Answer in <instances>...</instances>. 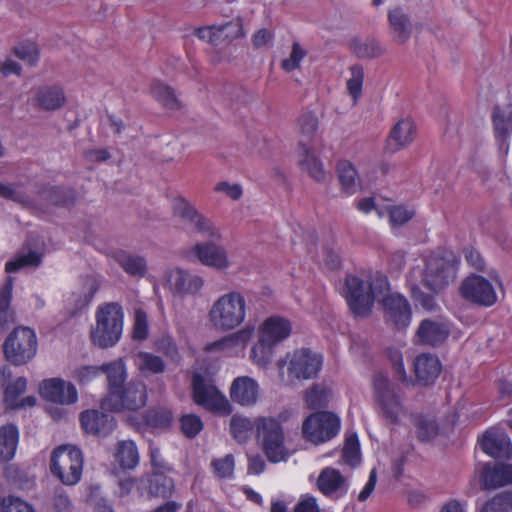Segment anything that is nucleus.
Masks as SVG:
<instances>
[{
	"label": "nucleus",
	"mask_w": 512,
	"mask_h": 512,
	"mask_svg": "<svg viewBox=\"0 0 512 512\" xmlns=\"http://www.w3.org/2000/svg\"><path fill=\"white\" fill-rule=\"evenodd\" d=\"M389 291L388 279L377 273L365 282L357 276H348L345 281V296L351 311L356 316H366L371 312L375 299Z\"/></svg>",
	"instance_id": "f257e3e1"
},
{
	"label": "nucleus",
	"mask_w": 512,
	"mask_h": 512,
	"mask_svg": "<svg viewBox=\"0 0 512 512\" xmlns=\"http://www.w3.org/2000/svg\"><path fill=\"white\" fill-rule=\"evenodd\" d=\"M247 304L239 291L219 296L208 311L210 325L218 331H229L240 326L246 318Z\"/></svg>",
	"instance_id": "f03ea898"
},
{
	"label": "nucleus",
	"mask_w": 512,
	"mask_h": 512,
	"mask_svg": "<svg viewBox=\"0 0 512 512\" xmlns=\"http://www.w3.org/2000/svg\"><path fill=\"white\" fill-rule=\"evenodd\" d=\"M373 386L381 417L389 424H401L409 416L402 390L382 374L375 375Z\"/></svg>",
	"instance_id": "7ed1b4c3"
},
{
	"label": "nucleus",
	"mask_w": 512,
	"mask_h": 512,
	"mask_svg": "<svg viewBox=\"0 0 512 512\" xmlns=\"http://www.w3.org/2000/svg\"><path fill=\"white\" fill-rule=\"evenodd\" d=\"M96 325L91 331L92 342L100 348H108L119 342L124 324V311L117 302L100 305L95 313Z\"/></svg>",
	"instance_id": "20e7f679"
},
{
	"label": "nucleus",
	"mask_w": 512,
	"mask_h": 512,
	"mask_svg": "<svg viewBox=\"0 0 512 512\" xmlns=\"http://www.w3.org/2000/svg\"><path fill=\"white\" fill-rule=\"evenodd\" d=\"M255 430L259 444L272 463L286 461L290 456L286 445L284 428L281 421L272 416H261L255 419Z\"/></svg>",
	"instance_id": "39448f33"
},
{
	"label": "nucleus",
	"mask_w": 512,
	"mask_h": 512,
	"mask_svg": "<svg viewBox=\"0 0 512 512\" xmlns=\"http://www.w3.org/2000/svg\"><path fill=\"white\" fill-rule=\"evenodd\" d=\"M38 342L33 329L25 326L16 327L3 344L5 359L14 366L30 362L37 354Z\"/></svg>",
	"instance_id": "423d86ee"
},
{
	"label": "nucleus",
	"mask_w": 512,
	"mask_h": 512,
	"mask_svg": "<svg viewBox=\"0 0 512 512\" xmlns=\"http://www.w3.org/2000/svg\"><path fill=\"white\" fill-rule=\"evenodd\" d=\"M50 469L63 484L75 485L82 475V452L74 446H59L52 453Z\"/></svg>",
	"instance_id": "0eeeda50"
},
{
	"label": "nucleus",
	"mask_w": 512,
	"mask_h": 512,
	"mask_svg": "<svg viewBox=\"0 0 512 512\" xmlns=\"http://www.w3.org/2000/svg\"><path fill=\"white\" fill-rule=\"evenodd\" d=\"M341 420L330 411H319L310 414L303 421V438L315 445L324 444L335 438L340 432Z\"/></svg>",
	"instance_id": "6e6552de"
},
{
	"label": "nucleus",
	"mask_w": 512,
	"mask_h": 512,
	"mask_svg": "<svg viewBox=\"0 0 512 512\" xmlns=\"http://www.w3.org/2000/svg\"><path fill=\"white\" fill-rule=\"evenodd\" d=\"M322 364L321 355L306 348L287 353L285 358L278 361L280 369L287 366V374L290 380L313 379L320 372Z\"/></svg>",
	"instance_id": "1a4fd4ad"
},
{
	"label": "nucleus",
	"mask_w": 512,
	"mask_h": 512,
	"mask_svg": "<svg viewBox=\"0 0 512 512\" xmlns=\"http://www.w3.org/2000/svg\"><path fill=\"white\" fill-rule=\"evenodd\" d=\"M458 260L452 252L435 255L428 259L423 282L431 291L438 292L454 281Z\"/></svg>",
	"instance_id": "9d476101"
},
{
	"label": "nucleus",
	"mask_w": 512,
	"mask_h": 512,
	"mask_svg": "<svg viewBox=\"0 0 512 512\" xmlns=\"http://www.w3.org/2000/svg\"><path fill=\"white\" fill-rule=\"evenodd\" d=\"M146 402L147 390L145 384L141 381H130L116 392L107 393L101 406L113 412L136 411L144 407Z\"/></svg>",
	"instance_id": "9b49d317"
},
{
	"label": "nucleus",
	"mask_w": 512,
	"mask_h": 512,
	"mask_svg": "<svg viewBox=\"0 0 512 512\" xmlns=\"http://www.w3.org/2000/svg\"><path fill=\"white\" fill-rule=\"evenodd\" d=\"M501 287L502 283L497 275H491V278L487 279L481 275L472 274L464 279L460 292L466 300L483 307H490L497 302V289Z\"/></svg>",
	"instance_id": "f8f14e48"
},
{
	"label": "nucleus",
	"mask_w": 512,
	"mask_h": 512,
	"mask_svg": "<svg viewBox=\"0 0 512 512\" xmlns=\"http://www.w3.org/2000/svg\"><path fill=\"white\" fill-rule=\"evenodd\" d=\"M166 284L174 296L185 298L198 295L205 286V280L197 273L176 267L167 272Z\"/></svg>",
	"instance_id": "ddd939ff"
},
{
	"label": "nucleus",
	"mask_w": 512,
	"mask_h": 512,
	"mask_svg": "<svg viewBox=\"0 0 512 512\" xmlns=\"http://www.w3.org/2000/svg\"><path fill=\"white\" fill-rule=\"evenodd\" d=\"M193 396L198 405L204 408L229 414L231 407L228 399L214 385L209 384L200 374L193 376Z\"/></svg>",
	"instance_id": "4468645a"
},
{
	"label": "nucleus",
	"mask_w": 512,
	"mask_h": 512,
	"mask_svg": "<svg viewBox=\"0 0 512 512\" xmlns=\"http://www.w3.org/2000/svg\"><path fill=\"white\" fill-rule=\"evenodd\" d=\"M215 240L196 243L190 248V255L202 265L224 271L231 266V261L225 247L218 245Z\"/></svg>",
	"instance_id": "2eb2a0df"
},
{
	"label": "nucleus",
	"mask_w": 512,
	"mask_h": 512,
	"mask_svg": "<svg viewBox=\"0 0 512 512\" xmlns=\"http://www.w3.org/2000/svg\"><path fill=\"white\" fill-rule=\"evenodd\" d=\"M381 302L386 320L397 329L407 328L412 319V310L408 300L399 293H384Z\"/></svg>",
	"instance_id": "dca6fc26"
},
{
	"label": "nucleus",
	"mask_w": 512,
	"mask_h": 512,
	"mask_svg": "<svg viewBox=\"0 0 512 512\" xmlns=\"http://www.w3.org/2000/svg\"><path fill=\"white\" fill-rule=\"evenodd\" d=\"M44 399L60 405H72L78 401V391L74 384L62 378L44 380L40 385Z\"/></svg>",
	"instance_id": "f3484780"
},
{
	"label": "nucleus",
	"mask_w": 512,
	"mask_h": 512,
	"mask_svg": "<svg viewBox=\"0 0 512 512\" xmlns=\"http://www.w3.org/2000/svg\"><path fill=\"white\" fill-rule=\"evenodd\" d=\"M198 38L215 46H226L233 40L241 37L242 24L240 20H231L223 25H211L199 28L196 31Z\"/></svg>",
	"instance_id": "a211bd4d"
},
{
	"label": "nucleus",
	"mask_w": 512,
	"mask_h": 512,
	"mask_svg": "<svg viewBox=\"0 0 512 512\" xmlns=\"http://www.w3.org/2000/svg\"><path fill=\"white\" fill-rule=\"evenodd\" d=\"M79 421L86 433L99 437L108 436L116 427L112 415L94 409L81 412Z\"/></svg>",
	"instance_id": "6ab92c4d"
},
{
	"label": "nucleus",
	"mask_w": 512,
	"mask_h": 512,
	"mask_svg": "<svg viewBox=\"0 0 512 512\" xmlns=\"http://www.w3.org/2000/svg\"><path fill=\"white\" fill-rule=\"evenodd\" d=\"M480 446L484 453L494 459L507 460L512 455V444L509 437L496 429L485 432L480 440Z\"/></svg>",
	"instance_id": "aec40b11"
},
{
	"label": "nucleus",
	"mask_w": 512,
	"mask_h": 512,
	"mask_svg": "<svg viewBox=\"0 0 512 512\" xmlns=\"http://www.w3.org/2000/svg\"><path fill=\"white\" fill-rule=\"evenodd\" d=\"M291 332V321L278 315L268 317L259 327V336L276 346L285 341Z\"/></svg>",
	"instance_id": "412c9836"
},
{
	"label": "nucleus",
	"mask_w": 512,
	"mask_h": 512,
	"mask_svg": "<svg viewBox=\"0 0 512 512\" xmlns=\"http://www.w3.org/2000/svg\"><path fill=\"white\" fill-rule=\"evenodd\" d=\"M230 397L233 402L241 406H253L258 401L259 385L251 377H237L231 384Z\"/></svg>",
	"instance_id": "4be33fe9"
},
{
	"label": "nucleus",
	"mask_w": 512,
	"mask_h": 512,
	"mask_svg": "<svg viewBox=\"0 0 512 512\" xmlns=\"http://www.w3.org/2000/svg\"><path fill=\"white\" fill-rule=\"evenodd\" d=\"M253 334L252 328L241 329L219 341L207 346V350H219L227 356H238L244 353V350Z\"/></svg>",
	"instance_id": "5701e85b"
},
{
	"label": "nucleus",
	"mask_w": 512,
	"mask_h": 512,
	"mask_svg": "<svg viewBox=\"0 0 512 512\" xmlns=\"http://www.w3.org/2000/svg\"><path fill=\"white\" fill-rule=\"evenodd\" d=\"M493 125L499 150L507 155L509 144L507 142L512 132V106L496 107L493 112Z\"/></svg>",
	"instance_id": "b1692460"
},
{
	"label": "nucleus",
	"mask_w": 512,
	"mask_h": 512,
	"mask_svg": "<svg viewBox=\"0 0 512 512\" xmlns=\"http://www.w3.org/2000/svg\"><path fill=\"white\" fill-rule=\"evenodd\" d=\"M416 136V126L412 119L403 118L391 129L387 139V149L391 152L399 151L411 144Z\"/></svg>",
	"instance_id": "393cba45"
},
{
	"label": "nucleus",
	"mask_w": 512,
	"mask_h": 512,
	"mask_svg": "<svg viewBox=\"0 0 512 512\" xmlns=\"http://www.w3.org/2000/svg\"><path fill=\"white\" fill-rule=\"evenodd\" d=\"M317 487L328 497L344 495L348 490L347 479L336 469L324 468L317 480Z\"/></svg>",
	"instance_id": "a878e982"
},
{
	"label": "nucleus",
	"mask_w": 512,
	"mask_h": 512,
	"mask_svg": "<svg viewBox=\"0 0 512 512\" xmlns=\"http://www.w3.org/2000/svg\"><path fill=\"white\" fill-rule=\"evenodd\" d=\"M299 165L301 169L318 183H325L330 179V174L323 166L322 161L315 151L306 145H302L299 152Z\"/></svg>",
	"instance_id": "bb28decb"
},
{
	"label": "nucleus",
	"mask_w": 512,
	"mask_h": 512,
	"mask_svg": "<svg viewBox=\"0 0 512 512\" xmlns=\"http://www.w3.org/2000/svg\"><path fill=\"white\" fill-rule=\"evenodd\" d=\"M440 371V361L432 354H421L414 362L415 376L422 385L433 383L438 378Z\"/></svg>",
	"instance_id": "cd10ccee"
},
{
	"label": "nucleus",
	"mask_w": 512,
	"mask_h": 512,
	"mask_svg": "<svg viewBox=\"0 0 512 512\" xmlns=\"http://www.w3.org/2000/svg\"><path fill=\"white\" fill-rule=\"evenodd\" d=\"M482 484L485 489H495L512 484V465H486L482 473Z\"/></svg>",
	"instance_id": "c85d7f7f"
},
{
	"label": "nucleus",
	"mask_w": 512,
	"mask_h": 512,
	"mask_svg": "<svg viewBox=\"0 0 512 512\" xmlns=\"http://www.w3.org/2000/svg\"><path fill=\"white\" fill-rule=\"evenodd\" d=\"M113 258L129 276L143 278L147 273V261L144 256L121 250L114 253Z\"/></svg>",
	"instance_id": "c756f323"
},
{
	"label": "nucleus",
	"mask_w": 512,
	"mask_h": 512,
	"mask_svg": "<svg viewBox=\"0 0 512 512\" xmlns=\"http://www.w3.org/2000/svg\"><path fill=\"white\" fill-rule=\"evenodd\" d=\"M390 35L394 42L404 44L411 36L412 29L408 16L399 8L388 12Z\"/></svg>",
	"instance_id": "7c9ffc66"
},
{
	"label": "nucleus",
	"mask_w": 512,
	"mask_h": 512,
	"mask_svg": "<svg viewBox=\"0 0 512 512\" xmlns=\"http://www.w3.org/2000/svg\"><path fill=\"white\" fill-rule=\"evenodd\" d=\"M337 175L341 189L347 195H353L361 189V179L355 166L348 160L337 164Z\"/></svg>",
	"instance_id": "2f4dec72"
},
{
	"label": "nucleus",
	"mask_w": 512,
	"mask_h": 512,
	"mask_svg": "<svg viewBox=\"0 0 512 512\" xmlns=\"http://www.w3.org/2000/svg\"><path fill=\"white\" fill-rule=\"evenodd\" d=\"M115 462L122 470H133L139 463V452L132 440L118 441L114 453Z\"/></svg>",
	"instance_id": "473e14b6"
},
{
	"label": "nucleus",
	"mask_w": 512,
	"mask_h": 512,
	"mask_svg": "<svg viewBox=\"0 0 512 512\" xmlns=\"http://www.w3.org/2000/svg\"><path fill=\"white\" fill-rule=\"evenodd\" d=\"M37 104L44 110H56L66 101L63 89L59 86L40 87L35 95Z\"/></svg>",
	"instance_id": "72a5a7b5"
},
{
	"label": "nucleus",
	"mask_w": 512,
	"mask_h": 512,
	"mask_svg": "<svg viewBox=\"0 0 512 512\" xmlns=\"http://www.w3.org/2000/svg\"><path fill=\"white\" fill-rule=\"evenodd\" d=\"M417 335L422 343L436 346L447 338L448 329L439 322L424 320L418 328Z\"/></svg>",
	"instance_id": "f704fd0d"
},
{
	"label": "nucleus",
	"mask_w": 512,
	"mask_h": 512,
	"mask_svg": "<svg viewBox=\"0 0 512 512\" xmlns=\"http://www.w3.org/2000/svg\"><path fill=\"white\" fill-rule=\"evenodd\" d=\"M18 439L16 426L8 424L0 427V462L10 461L14 457Z\"/></svg>",
	"instance_id": "c9c22d12"
},
{
	"label": "nucleus",
	"mask_w": 512,
	"mask_h": 512,
	"mask_svg": "<svg viewBox=\"0 0 512 512\" xmlns=\"http://www.w3.org/2000/svg\"><path fill=\"white\" fill-rule=\"evenodd\" d=\"M107 375L108 393L116 392L124 386L127 378L126 367L123 359H118L102 365V374Z\"/></svg>",
	"instance_id": "e433bc0d"
},
{
	"label": "nucleus",
	"mask_w": 512,
	"mask_h": 512,
	"mask_svg": "<svg viewBox=\"0 0 512 512\" xmlns=\"http://www.w3.org/2000/svg\"><path fill=\"white\" fill-rule=\"evenodd\" d=\"M150 93L164 108L169 110H176L180 108L179 99L177 98L174 90L168 85L160 81H154L151 84Z\"/></svg>",
	"instance_id": "4c0bfd02"
},
{
	"label": "nucleus",
	"mask_w": 512,
	"mask_h": 512,
	"mask_svg": "<svg viewBox=\"0 0 512 512\" xmlns=\"http://www.w3.org/2000/svg\"><path fill=\"white\" fill-rule=\"evenodd\" d=\"M13 278L7 277L0 289V326L5 327L14 322V313L10 310L12 298Z\"/></svg>",
	"instance_id": "58836bf2"
},
{
	"label": "nucleus",
	"mask_w": 512,
	"mask_h": 512,
	"mask_svg": "<svg viewBox=\"0 0 512 512\" xmlns=\"http://www.w3.org/2000/svg\"><path fill=\"white\" fill-rule=\"evenodd\" d=\"M134 363L142 373L159 374L165 370L162 358L149 352L137 353Z\"/></svg>",
	"instance_id": "ea45409f"
},
{
	"label": "nucleus",
	"mask_w": 512,
	"mask_h": 512,
	"mask_svg": "<svg viewBox=\"0 0 512 512\" xmlns=\"http://www.w3.org/2000/svg\"><path fill=\"white\" fill-rule=\"evenodd\" d=\"M173 214L183 225L191 227L200 212L187 199L177 198L173 204Z\"/></svg>",
	"instance_id": "a19ab883"
},
{
	"label": "nucleus",
	"mask_w": 512,
	"mask_h": 512,
	"mask_svg": "<svg viewBox=\"0 0 512 512\" xmlns=\"http://www.w3.org/2000/svg\"><path fill=\"white\" fill-rule=\"evenodd\" d=\"M41 261L42 255L36 251L20 252L13 260L5 264V271L13 273L25 267H37Z\"/></svg>",
	"instance_id": "79ce46f5"
},
{
	"label": "nucleus",
	"mask_w": 512,
	"mask_h": 512,
	"mask_svg": "<svg viewBox=\"0 0 512 512\" xmlns=\"http://www.w3.org/2000/svg\"><path fill=\"white\" fill-rule=\"evenodd\" d=\"M275 347L276 345L265 341L264 338L259 336L258 341L251 350V358L253 362L260 367H266L273 358Z\"/></svg>",
	"instance_id": "37998d69"
},
{
	"label": "nucleus",
	"mask_w": 512,
	"mask_h": 512,
	"mask_svg": "<svg viewBox=\"0 0 512 512\" xmlns=\"http://www.w3.org/2000/svg\"><path fill=\"white\" fill-rule=\"evenodd\" d=\"M253 428H255V421L252 422L247 417L234 415L230 420L231 433L239 443H244L249 439Z\"/></svg>",
	"instance_id": "c03bdc74"
},
{
	"label": "nucleus",
	"mask_w": 512,
	"mask_h": 512,
	"mask_svg": "<svg viewBox=\"0 0 512 512\" xmlns=\"http://www.w3.org/2000/svg\"><path fill=\"white\" fill-rule=\"evenodd\" d=\"M27 389V379L25 377H18L14 381L6 385L4 390L3 401L8 409H15L17 407V401L20 400V396Z\"/></svg>",
	"instance_id": "a18cd8bd"
},
{
	"label": "nucleus",
	"mask_w": 512,
	"mask_h": 512,
	"mask_svg": "<svg viewBox=\"0 0 512 512\" xmlns=\"http://www.w3.org/2000/svg\"><path fill=\"white\" fill-rule=\"evenodd\" d=\"M330 390L322 385L315 384L305 394V402L310 409L325 407L329 402Z\"/></svg>",
	"instance_id": "49530a36"
},
{
	"label": "nucleus",
	"mask_w": 512,
	"mask_h": 512,
	"mask_svg": "<svg viewBox=\"0 0 512 512\" xmlns=\"http://www.w3.org/2000/svg\"><path fill=\"white\" fill-rule=\"evenodd\" d=\"M102 375V365H81L75 367L70 374L79 385H87Z\"/></svg>",
	"instance_id": "de8ad7c7"
},
{
	"label": "nucleus",
	"mask_w": 512,
	"mask_h": 512,
	"mask_svg": "<svg viewBox=\"0 0 512 512\" xmlns=\"http://www.w3.org/2000/svg\"><path fill=\"white\" fill-rule=\"evenodd\" d=\"M353 50L360 58H373L384 53L380 42L373 38H368L363 41H355L353 43Z\"/></svg>",
	"instance_id": "09e8293b"
},
{
	"label": "nucleus",
	"mask_w": 512,
	"mask_h": 512,
	"mask_svg": "<svg viewBox=\"0 0 512 512\" xmlns=\"http://www.w3.org/2000/svg\"><path fill=\"white\" fill-rule=\"evenodd\" d=\"M191 228L194 231L201 234L203 237L208 238L210 240H220L221 232L219 228H217L214 223L204 216L201 212L194 220Z\"/></svg>",
	"instance_id": "8fccbe9b"
},
{
	"label": "nucleus",
	"mask_w": 512,
	"mask_h": 512,
	"mask_svg": "<svg viewBox=\"0 0 512 512\" xmlns=\"http://www.w3.org/2000/svg\"><path fill=\"white\" fill-rule=\"evenodd\" d=\"M350 78L347 80V90L349 95L353 98V103L356 104L362 94V86L364 80V72L361 66L355 65L350 69Z\"/></svg>",
	"instance_id": "3c124183"
},
{
	"label": "nucleus",
	"mask_w": 512,
	"mask_h": 512,
	"mask_svg": "<svg viewBox=\"0 0 512 512\" xmlns=\"http://www.w3.org/2000/svg\"><path fill=\"white\" fill-rule=\"evenodd\" d=\"M298 127L303 141H309L315 135L318 128V118L312 112L303 113L298 119Z\"/></svg>",
	"instance_id": "603ef678"
},
{
	"label": "nucleus",
	"mask_w": 512,
	"mask_h": 512,
	"mask_svg": "<svg viewBox=\"0 0 512 512\" xmlns=\"http://www.w3.org/2000/svg\"><path fill=\"white\" fill-rule=\"evenodd\" d=\"M149 335V323L146 312L142 309H136L134 313V323L132 337L134 340L143 341Z\"/></svg>",
	"instance_id": "864d4df0"
},
{
	"label": "nucleus",
	"mask_w": 512,
	"mask_h": 512,
	"mask_svg": "<svg viewBox=\"0 0 512 512\" xmlns=\"http://www.w3.org/2000/svg\"><path fill=\"white\" fill-rule=\"evenodd\" d=\"M211 466L213 468V472L219 478H230L234 473V456L232 454H227L222 458L214 459L211 462Z\"/></svg>",
	"instance_id": "5fc2aeb1"
},
{
	"label": "nucleus",
	"mask_w": 512,
	"mask_h": 512,
	"mask_svg": "<svg viewBox=\"0 0 512 512\" xmlns=\"http://www.w3.org/2000/svg\"><path fill=\"white\" fill-rule=\"evenodd\" d=\"M343 460L351 465L355 466L360 461L359 442L357 436L350 435L345 440V445L342 450Z\"/></svg>",
	"instance_id": "6e6d98bb"
},
{
	"label": "nucleus",
	"mask_w": 512,
	"mask_h": 512,
	"mask_svg": "<svg viewBox=\"0 0 512 512\" xmlns=\"http://www.w3.org/2000/svg\"><path fill=\"white\" fill-rule=\"evenodd\" d=\"M203 429V423L199 416L186 414L181 417V430L188 438H194Z\"/></svg>",
	"instance_id": "4d7b16f0"
},
{
	"label": "nucleus",
	"mask_w": 512,
	"mask_h": 512,
	"mask_svg": "<svg viewBox=\"0 0 512 512\" xmlns=\"http://www.w3.org/2000/svg\"><path fill=\"white\" fill-rule=\"evenodd\" d=\"M305 56L306 50L298 42L293 43L289 57L285 58L281 63L282 69L286 72H291L299 68Z\"/></svg>",
	"instance_id": "13d9d810"
},
{
	"label": "nucleus",
	"mask_w": 512,
	"mask_h": 512,
	"mask_svg": "<svg viewBox=\"0 0 512 512\" xmlns=\"http://www.w3.org/2000/svg\"><path fill=\"white\" fill-rule=\"evenodd\" d=\"M416 433L421 441H429L438 433V427L434 420L420 417L416 422Z\"/></svg>",
	"instance_id": "bf43d9fd"
},
{
	"label": "nucleus",
	"mask_w": 512,
	"mask_h": 512,
	"mask_svg": "<svg viewBox=\"0 0 512 512\" xmlns=\"http://www.w3.org/2000/svg\"><path fill=\"white\" fill-rule=\"evenodd\" d=\"M0 197L20 204H29L31 202L28 195L17 189L12 184L0 182Z\"/></svg>",
	"instance_id": "052dcab7"
},
{
	"label": "nucleus",
	"mask_w": 512,
	"mask_h": 512,
	"mask_svg": "<svg viewBox=\"0 0 512 512\" xmlns=\"http://www.w3.org/2000/svg\"><path fill=\"white\" fill-rule=\"evenodd\" d=\"M415 212L413 209H409L402 205L392 206L389 209V219L392 226H402L406 222H408L413 216Z\"/></svg>",
	"instance_id": "680f3d73"
},
{
	"label": "nucleus",
	"mask_w": 512,
	"mask_h": 512,
	"mask_svg": "<svg viewBox=\"0 0 512 512\" xmlns=\"http://www.w3.org/2000/svg\"><path fill=\"white\" fill-rule=\"evenodd\" d=\"M174 489V482L171 478L155 475L152 483L151 490L155 495L168 497L172 494Z\"/></svg>",
	"instance_id": "e2e57ef3"
},
{
	"label": "nucleus",
	"mask_w": 512,
	"mask_h": 512,
	"mask_svg": "<svg viewBox=\"0 0 512 512\" xmlns=\"http://www.w3.org/2000/svg\"><path fill=\"white\" fill-rule=\"evenodd\" d=\"M14 52L19 59L29 65H35L39 59L38 50L34 43L20 44L15 47Z\"/></svg>",
	"instance_id": "0e129e2a"
},
{
	"label": "nucleus",
	"mask_w": 512,
	"mask_h": 512,
	"mask_svg": "<svg viewBox=\"0 0 512 512\" xmlns=\"http://www.w3.org/2000/svg\"><path fill=\"white\" fill-rule=\"evenodd\" d=\"M1 507L2 512H35L30 504L13 496L2 499Z\"/></svg>",
	"instance_id": "69168bd1"
},
{
	"label": "nucleus",
	"mask_w": 512,
	"mask_h": 512,
	"mask_svg": "<svg viewBox=\"0 0 512 512\" xmlns=\"http://www.w3.org/2000/svg\"><path fill=\"white\" fill-rule=\"evenodd\" d=\"M388 357L393 365L395 376L398 380L407 381V374L403 365V356L398 349L390 348L388 350Z\"/></svg>",
	"instance_id": "338daca9"
},
{
	"label": "nucleus",
	"mask_w": 512,
	"mask_h": 512,
	"mask_svg": "<svg viewBox=\"0 0 512 512\" xmlns=\"http://www.w3.org/2000/svg\"><path fill=\"white\" fill-rule=\"evenodd\" d=\"M293 512H320L317 499L309 494L301 495Z\"/></svg>",
	"instance_id": "774afa93"
}]
</instances>
